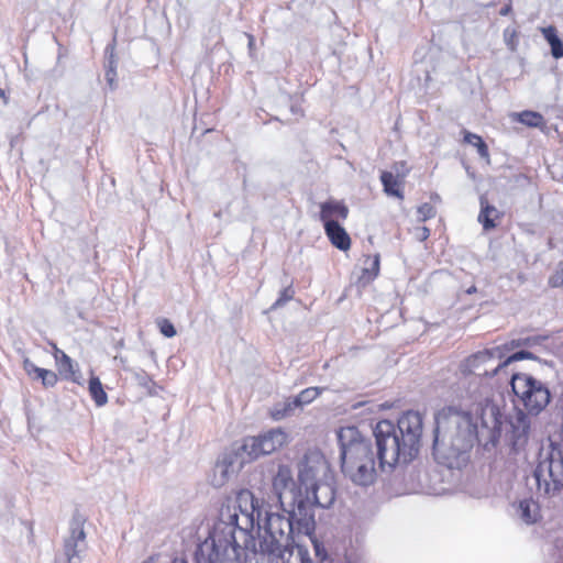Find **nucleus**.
Returning a JSON list of instances; mask_svg holds the SVG:
<instances>
[{
  "label": "nucleus",
  "mask_w": 563,
  "mask_h": 563,
  "mask_svg": "<svg viewBox=\"0 0 563 563\" xmlns=\"http://www.w3.org/2000/svg\"><path fill=\"white\" fill-rule=\"evenodd\" d=\"M240 514H229L216 525L234 527V537L240 531L263 529L260 549L272 559L283 563H362L363 556L357 549L345 545L329 552L311 536L316 521L307 509H280L277 505H266L251 493L240 497Z\"/></svg>",
  "instance_id": "1"
},
{
  "label": "nucleus",
  "mask_w": 563,
  "mask_h": 563,
  "mask_svg": "<svg viewBox=\"0 0 563 563\" xmlns=\"http://www.w3.org/2000/svg\"><path fill=\"white\" fill-rule=\"evenodd\" d=\"M423 430L422 416L407 411L397 423L378 421L373 430L375 450L371 439L354 426L338 431L341 470L354 485L368 487L377 479L378 471L390 473L399 464H408L419 453Z\"/></svg>",
  "instance_id": "2"
},
{
  "label": "nucleus",
  "mask_w": 563,
  "mask_h": 563,
  "mask_svg": "<svg viewBox=\"0 0 563 563\" xmlns=\"http://www.w3.org/2000/svg\"><path fill=\"white\" fill-rule=\"evenodd\" d=\"M433 456L449 468H461L470 459L477 424L468 411L449 406L434 416Z\"/></svg>",
  "instance_id": "3"
},
{
  "label": "nucleus",
  "mask_w": 563,
  "mask_h": 563,
  "mask_svg": "<svg viewBox=\"0 0 563 563\" xmlns=\"http://www.w3.org/2000/svg\"><path fill=\"white\" fill-rule=\"evenodd\" d=\"M254 548L252 536L240 531L234 537L233 526L214 525L210 537L199 544L195 553L196 563H242L247 551Z\"/></svg>",
  "instance_id": "4"
},
{
  "label": "nucleus",
  "mask_w": 563,
  "mask_h": 563,
  "mask_svg": "<svg viewBox=\"0 0 563 563\" xmlns=\"http://www.w3.org/2000/svg\"><path fill=\"white\" fill-rule=\"evenodd\" d=\"M533 476L541 497L553 498L563 490V455L554 443H550L548 450L540 454Z\"/></svg>",
  "instance_id": "5"
},
{
  "label": "nucleus",
  "mask_w": 563,
  "mask_h": 563,
  "mask_svg": "<svg viewBox=\"0 0 563 563\" xmlns=\"http://www.w3.org/2000/svg\"><path fill=\"white\" fill-rule=\"evenodd\" d=\"M511 388L526 412L540 415L550 404L552 395L545 383L530 374L517 373L511 376Z\"/></svg>",
  "instance_id": "6"
},
{
  "label": "nucleus",
  "mask_w": 563,
  "mask_h": 563,
  "mask_svg": "<svg viewBox=\"0 0 563 563\" xmlns=\"http://www.w3.org/2000/svg\"><path fill=\"white\" fill-rule=\"evenodd\" d=\"M272 494L280 509H306L301 486H297L289 466L280 464L272 478Z\"/></svg>",
  "instance_id": "7"
},
{
  "label": "nucleus",
  "mask_w": 563,
  "mask_h": 563,
  "mask_svg": "<svg viewBox=\"0 0 563 563\" xmlns=\"http://www.w3.org/2000/svg\"><path fill=\"white\" fill-rule=\"evenodd\" d=\"M288 435L280 429H271L258 437H249L243 440L240 450L246 454L249 461H253L261 455L272 454L287 443Z\"/></svg>",
  "instance_id": "8"
},
{
  "label": "nucleus",
  "mask_w": 563,
  "mask_h": 563,
  "mask_svg": "<svg viewBox=\"0 0 563 563\" xmlns=\"http://www.w3.org/2000/svg\"><path fill=\"white\" fill-rule=\"evenodd\" d=\"M247 462H250L249 457L240 450V445L223 452L212 471L210 479L212 486H223L231 477L236 475Z\"/></svg>",
  "instance_id": "9"
},
{
  "label": "nucleus",
  "mask_w": 563,
  "mask_h": 563,
  "mask_svg": "<svg viewBox=\"0 0 563 563\" xmlns=\"http://www.w3.org/2000/svg\"><path fill=\"white\" fill-rule=\"evenodd\" d=\"M531 339H518L511 340L510 342L495 346L492 349H487L484 351H479L470 357H467L462 364L463 373H476L481 369L482 365H489L490 363H495L496 361L503 360L508 352L511 350L522 346L530 345Z\"/></svg>",
  "instance_id": "10"
},
{
  "label": "nucleus",
  "mask_w": 563,
  "mask_h": 563,
  "mask_svg": "<svg viewBox=\"0 0 563 563\" xmlns=\"http://www.w3.org/2000/svg\"><path fill=\"white\" fill-rule=\"evenodd\" d=\"M506 438L516 452L526 446L531 432V415L522 409L516 408L512 413L506 417Z\"/></svg>",
  "instance_id": "11"
},
{
  "label": "nucleus",
  "mask_w": 563,
  "mask_h": 563,
  "mask_svg": "<svg viewBox=\"0 0 563 563\" xmlns=\"http://www.w3.org/2000/svg\"><path fill=\"white\" fill-rule=\"evenodd\" d=\"M85 518L75 512L69 523V536L64 540V554L67 563H81L87 550L86 532L84 530Z\"/></svg>",
  "instance_id": "12"
},
{
  "label": "nucleus",
  "mask_w": 563,
  "mask_h": 563,
  "mask_svg": "<svg viewBox=\"0 0 563 563\" xmlns=\"http://www.w3.org/2000/svg\"><path fill=\"white\" fill-rule=\"evenodd\" d=\"M335 499V489L333 485L327 482L314 484L308 490L302 493V500H307V512L312 516L314 520L313 508H329Z\"/></svg>",
  "instance_id": "13"
},
{
  "label": "nucleus",
  "mask_w": 563,
  "mask_h": 563,
  "mask_svg": "<svg viewBox=\"0 0 563 563\" xmlns=\"http://www.w3.org/2000/svg\"><path fill=\"white\" fill-rule=\"evenodd\" d=\"M327 471V462L322 456L316 454L306 456L299 464L298 479L301 488L305 492L312 487L314 484L320 483L318 477L321 473Z\"/></svg>",
  "instance_id": "14"
},
{
  "label": "nucleus",
  "mask_w": 563,
  "mask_h": 563,
  "mask_svg": "<svg viewBox=\"0 0 563 563\" xmlns=\"http://www.w3.org/2000/svg\"><path fill=\"white\" fill-rule=\"evenodd\" d=\"M536 356L528 351H518L511 355H506L503 360L496 361L497 364L490 363L489 365H482L481 369H478L476 373H473L474 375L481 376V377H494L498 375L500 371H503L506 366L514 362L522 361V360H534Z\"/></svg>",
  "instance_id": "15"
},
{
  "label": "nucleus",
  "mask_w": 563,
  "mask_h": 563,
  "mask_svg": "<svg viewBox=\"0 0 563 563\" xmlns=\"http://www.w3.org/2000/svg\"><path fill=\"white\" fill-rule=\"evenodd\" d=\"M515 516L525 525H533L541 519L539 504L532 498H525L514 504Z\"/></svg>",
  "instance_id": "16"
},
{
  "label": "nucleus",
  "mask_w": 563,
  "mask_h": 563,
  "mask_svg": "<svg viewBox=\"0 0 563 563\" xmlns=\"http://www.w3.org/2000/svg\"><path fill=\"white\" fill-rule=\"evenodd\" d=\"M54 356L56 364L58 366L59 373L66 378L70 379L71 382L81 385V374L78 371L77 366L74 364L73 360L62 350L57 349L56 345H54Z\"/></svg>",
  "instance_id": "17"
},
{
  "label": "nucleus",
  "mask_w": 563,
  "mask_h": 563,
  "mask_svg": "<svg viewBox=\"0 0 563 563\" xmlns=\"http://www.w3.org/2000/svg\"><path fill=\"white\" fill-rule=\"evenodd\" d=\"M324 231L330 242L341 251H346L351 246V239L345 229L338 221L327 220L323 222Z\"/></svg>",
  "instance_id": "18"
},
{
  "label": "nucleus",
  "mask_w": 563,
  "mask_h": 563,
  "mask_svg": "<svg viewBox=\"0 0 563 563\" xmlns=\"http://www.w3.org/2000/svg\"><path fill=\"white\" fill-rule=\"evenodd\" d=\"M23 368L33 379H41L44 387H53L57 383V375L53 371L38 367L27 358L23 361Z\"/></svg>",
  "instance_id": "19"
},
{
  "label": "nucleus",
  "mask_w": 563,
  "mask_h": 563,
  "mask_svg": "<svg viewBox=\"0 0 563 563\" xmlns=\"http://www.w3.org/2000/svg\"><path fill=\"white\" fill-rule=\"evenodd\" d=\"M479 202L478 222L482 223L485 231H489L496 227L495 219L499 217V211L496 207L489 205L485 197H481Z\"/></svg>",
  "instance_id": "20"
},
{
  "label": "nucleus",
  "mask_w": 563,
  "mask_h": 563,
  "mask_svg": "<svg viewBox=\"0 0 563 563\" xmlns=\"http://www.w3.org/2000/svg\"><path fill=\"white\" fill-rule=\"evenodd\" d=\"M380 181L384 187V192L387 196L404 199V194L400 188L401 179L398 176H395L391 172L384 170L380 174Z\"/></svg>",
  "instance_id": "21"
},
{
  "label": "nucleus",
  "mask_w": 563,
  "mask_h": 563,
  "mask_svg": "<svg viewBox=\"0 0 563 563\" xmlns=\"http://www.w3.org/2000/svg\"><path fill=\"white\" fill-rule=\"evenodd\" d=\"M349 214L347 207L339 201H327L321 205L320 219L322 222L332 220L333 216H338L341 219H346Z\"/></svg>",
  "instance_id": "22"
},
{
  "label": "nucleus",
  "mask_w": 563,
  "mask_h": 563,
  "mask_svg": "<svg viewBox=\"0 0 563 563\" xmlns=\"http://www.w3.org/2000/svg\"><path fill=\"white\" fill-rule=\"evenodd\" d=\"M297 409H299V407L295 398L289 397L280 402L275 404L271 410V416L274 420H282L291 416Z\"/></svg>",
  "instance_id": "23"
},
{
  "label": "nucleus",
  "mask_w": 563,
  "mask_h": 563,
  "mask_svg": "<svg viewBox=\"0 0 563 563\" xmlns=\"http://www.w3.org/2000/svg\"><path fill=\"white\" fill-rule=\"evenodd\" d=\"M542 34L551 46V54L555 59L563 57V42L556 34L554 26L542 29Z\"/></svg>",
  "instance_id": "24"
},
{
  "label": "nucleus",
  "mask_w": 563,
  "mask_h": 563,
  "mask_svg": "<svg viewBox=\"0 0 563 563\" xmlns=\"http://www.w3.org/2000/svg\"><path fill=\"white\" fill-rule=\"evenodd\" d=\"M89 393L98 407H102L108 402V396L103 390L102 384L96 376H91L89 379Z\"/></svg>",
  "instance_id": "25"
},
{
  "label": "nucleus",
  "mask_w": 563,
  "mask_h": 563,
  "mask_svg": "<svg viewBox=\"0 0 563 563\" xmlns=\"http://www.w3.org/2000/svg\"><path fill=\"white\" fill-rule=\"evenodd\" d=\"M379 273V255L368 257L366 260V267L362 269L360 280L365 285L372 282Z\"/></svg>",
  "instance_id": "26"
},
{
  "label": "nucleus",
  "mask_w": 563,
  "mask_h": 563,
  "mask_svg": "<svg viewBox=\"0 0 563 563\" xmlns=\"http://www.w3.org/2000/svg\"><path fill=\"white\" fill-rule=\"evenodd\" d=\"M516 120L527 126L538 128L543 124V117L536 111H522L520 113H514Z\"/></svg>",
  "instance_id": "27"
},
{
  "label": "nucleus",
  "mask_w": 563,
  "mask_h": 563,
  "mask_svg": "<svg viewBox=\"0 0 563 563\" xmlns=\"http://www.w3.org/2000/svg\"><path fill=\"white\" fill-rule=\"evenodd\" d=\"M321 390L318 387H309L305 390L300 391L297 396H295V400L300 408H302L305 405L310 404L319 395Z\"/></svg>",
  "instance_id": "28"
},
{
  "label": "nucleus",
  "mask_w": 563,
  "mask_h": 563,
  "mask_svg": "<svg viewBox=\"0 0 563 563\" xmlns=\"http://www.w3.org/2000/svg\"><path fill=\"white\" fill-rule=\"evenodd\" d=\"M294 296L295 290L292 286L285 287L284 289L280 290L276 301L271 306L269 311H274L284 307L288 301H290L294 298Z\"/></svg>",
  "instance_id": "29"
},
{
  "label": "nucleus",
  "mask_w": 563,
  "mask_h": 563,
  "mask_svg": "<svg viewBox=\"0 0 563 563\" xmlns=\"http://www.w3.org/2000/svg\"><path fill=\"white\" fill-rule=\"evenodd\" d=\"M115 41L113 40L112 43L108 44L104 49L106 55V69H117L118 60L115 58Z\"/></svg>",
  "instance_id": "30"
},
{
  "label": "nucleus",
  "mask_w": 563,
  "mask_h": 563,
  "mask_svg": "<svg viewBox=\"0 0 563 563\" xmlns=\"http://www.w3.org/2000/svg\"><path fill=\"white\" fill-rule=\"evenodd\" d=\"M156 323H157V327H158L161 333L164 336L173 338L176 335V329H175L174 324L168 319L159 318V319H157Z\"/></svg>",
  "instance_id": "31"
},
{
  "label": "nucleus",
  "mask_w": 563,
  "mask_h": 563,
  "mask_svg": "<svg viewBox=\"0 0 563 563\" xmlns=\"http://www.w3.org/2000/svg\"><path fill=\"white\" fill-rule=\"evenodd\" d=\"M504 38H505V43L509 47V49L512 52L516 51L517 44H518L517 31L515 29L507 27L504 31Z\"/></svg>",
  "instance_id": "32"
},
{
  "label": "nucleus",
  "mask_w": 563,
  "mask_h": 563,
  "mask_svg": "<svg viewBox=\"0 0 563 563\" xmlns=\"http://www.w3.org/2000/svg\"><path fill=\"white\" fill-rule=\"evenodd\" d=\"M549 285L555 288L563 286V263H560L555 272L550 276Z\"/></svg>",
  "instance_id": "33"
},
{
  "label": "nucleus",
  "mask_w": 563,
  "mask_h": 563,
  "mask_svg": "<svg viewBox=\"0 0 563 563\" xmlns=\"http://www.w3.org/2000/svg\"><path fill=\"white\" fill-rule=\"evenodd\" d=\"M435 216V210L430 203H423L418 208V219L427 221Z\"/></svg>",
  "instance_id": "34"
},
{
  "label": "nucleus",
  "mask_w": 563,
  "mask_h": 563,
  "mask_svg": "<svg viewBox=\"0 0 563 563\" xmlns=\"http://www.w3.org/2000/svg\"><path fill=\"white\" fill-rule=\"evenodd\" d=\"M470 137H472V140H476V143H474V146L477 147L478 154L482 157H487L488 156V148H487V145L482 140V137L478 136V135H471Z\"/></svg>",
  "instance_id": "35"
},
{
  "label": "nucleus",
  "mask_w": 563,
  "mask_h": 563,
  "mask_svg": "<svg viewBox=\"0 0 563 563\" xmlns=\"http://www.w3.org/2000/svg\"><path fill=\"white\" fill-rule=\"evenodd\" d=\"M429 235H430V230L427 227H418L415 230V238L420 242L427 240L429 238Z\"/></svg>",
  "instance_id": "36"
},
{
  "label": "nucleus",
  "mask_w": 563,
  "mask_h": 563,
  "mask_svg": "<svg viewBox=\"0 0 563 563\" xmlns=\"http://www.w3.org/2000/svg\"><path fill=\"white\" fill-rule=\"evenodd\" d=\"M117 69H106V80L111 89L115 88Z\"/></svg>",
  "instance_id": "37"
},
{
  "label": "nucleus",
  "mask_w": 563,
  "mask_h": 563,
  "mask_svg": "<svg viewBox=\"0 0 563 563\" xmlns=\"http://www.w3.org/2000/svg\"><path fill=\"white\" fill-rule=\"evenodd\" d=\"M136 377H137L139 384L143 387L148 388L153 384V380L151 379V377L148 375H146L145 373L139 374V375H136Z\"/></svg>",
  "instance_id": "38"
},
{
  "label": "nucleus",
  "mask_w": 563,
  "mask_h": 563,
  "mask_svg": "<svg viewBox=\"0 0 563 563\" xmlns=\"http://www.w3.org/2000/svg\"><path fill=\"white\" fill-rule=\"evenodd\" d=\"M471 135H475V134L471 133V132H466L464 135V141L468 144L474 145V143H476V140H472V137H470Z\"/></svg>",
  "instance_id": "39"
},
{
  "label": "nucleus",
  "mask_w": 563,
  "mask_h": 563,
  "mask_svg": "<svg viewBox=\"0 0 563 563\" xmlns=\"http://www.w3.org/2000/svg\"><path fill=\"white\" fill-rule=\"evenodd\" d=\"M510 10H511V7L510 5H506V7L501 8L500 14L501 15H507L510 12Z\"/></svg>",
  "instance_id": "40"
},
{
  "label": "nucleus",
  "mask_w": 563,
  "mask_h": 563,
  "mask_svg": "<svg viewBox=\"0 0 563 563\" xmlns=\"http://www.w3.org/2000/svg\"><path fill=\"white\" fill-rule=\"evenodd\" d=\"M291 112H292L294 114H299V113H300V109H299L298 107H296V106H292V107H291Z\"/></svg>",
  "instance_id": "41"
},
{
  "label": "nucleus",
  "mask_w": 563,
  "mask_h": 563,
  "mask_svg": "<svg viewBox=\"0 0 563 563\" xmlns=\"http://www.w3.org/2000/svg\"><path fill=\"white\" fill-rule=\"evenodd\" d=\"M173 563H187L185 560L180 559V560H174Z\"/></svg>",
  "instance_id": "42"
},
{
  "label": "nucleus",
  "mask_w": 563,
  "mask_h": 563,
  "mask_svg": "<svg viewBox=\"0 0 563 563\" xmlns=\"http://www.w3.org/2000/svg\"><path fill=\"white\" fill-rule=\"evenodd\" d=\"M0 96H1V97H3V96H4L3 90H0Z\"/></svg>",
  "instance_id": "43"
}]
</instances>
